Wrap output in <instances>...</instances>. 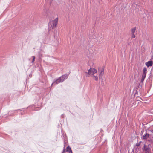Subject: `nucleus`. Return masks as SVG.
Returning a JSON list of instances; mask_svg holds the SVG:
<instances>
[{"mask_svg":"<svg viewBox=\"0 0 153 153\" xmlns=\"http://www.w3.org/2000/svg\"><path fill=\"white\" fill-rule=\"evenodd\" d=\"M103 79H102V82L103 81Z\"/></svg>","mask_w":153,"mask_h":153,"instance_id":"obj_24","label":"nucleus"},{"mask_svg":"<svg viewBox=\"0 0 153 153\" xmlns=\"http://www.w3.org/2000/svg\"><path fill=\"white\" fill-rule=\"evenodd\" d=\"M136 27H134L131 29L132 34H134L135 31L136 30Z\"/></svg>","mask_w":153,"mask_h":153,"instance_id":"obj_13","label":"nucleus"},{"mask_svg":"<svg viewBox=\"0 0 153 153\" xmlns=\"http://www.w3.org/2000/svg\"><path fill=\"white\" fill-rule=\"evenodd\" d=\"M66 149L67 152H68L69 153H72L71 148L69 146H68L67 147Z\"/></svg>","mask_w":153,"mask_h":153,"instance_id":"obj_9","label":"nucleus"},{"mask_svg":"<svg viewBox=\"0 0 153 153\" xmlns=\"http://www.w3.org/2000/svg\"><path fill=\"white\" fill-rule=\"evenodd\" d=\"M132 34V38H134L135 37V36L134 34Z\"/></svg>","mask_w":153,"mask_h":153,"instance_id":"obj_20","label":"nucleus"},{"mask_svg":"<svg viewBox=\"0 0 153 153\" xmlns=\"http://www.w3.org/2000/svg\"><path fill=\"white\" fill-rule=\"evenodd\" d=\"M141 143V141H140L138 143H137L136 144V145L138 147L140 145Z\"/></svg>","mask_w":153,"mask_h":153,"instance_id":"obj_16","label":"nucleus"},{"mask_svg":"<svg viewBox=\"0 0 153 153\" xmlns=\"http://www.w3.org/2000/svg\"><path fill=\"white\" fill-rule=\"evenodd\" d=\"M145 78V77H143V76L142 77V78L141 79V81L140 83H143V82ZM141 84V83H140V85H141V84Z\"/></svg>","mask_w":153,"mask_h":153,"instance_id":"obj_15","label":"nucleus"},{"mask_svg":"<svg viewBox=\"0 0 153 153\" xmlns=\"http://www.w3.org/2000/svg\"><path fill=\"white\" fill-rule=\"evenodd\" d=\"M149 137V134L146 133L145 135H144L143 137V139H147Z\"/></svg>","mask_w":153,"mask_h":153,"instance_id":"obj_10","label":"nucleus"},{"mask_svg":"<svg viewBox=\"0 0 153 153\" xmlns=\"http://www.w3.org/2000/svg\"><path fill=\"white\" fill-rule=\"evenodd\" d=\"M146 65L147 67L151 66L153 64V62L152 60L149 61L146 63Z\"/></svg>","mask_w":153,"mask_h":153,"instance_id":"obj_7","label":"nucleus"},{"mask_svg":"<svg viewBox=\"0 0 153 153\" xmlns=\"http://www.w3.org/2000/svg\"><path fill=\"white\" fill-rule=\"evenodd\" d=\"M70 73V72L68 74H65L60 76L58 79H55L51 84V86L53 84H58L60 82H62L65 79H66L68 78Z\"/></svg>","mask_w":153,"mask_h":153,"instance_id":"obj_1","label":"nucleus"},{"mask_svg":"<svg viewBox=\"0 0 153 153\" xmlns=\"http://www.w3.org/2000/svg\"><path fill=\"white\" fill-rule=\"evenodd\" d=\"M97 72V71L94 68H92V75H94L95 73Z\"/></svg>","mask_w":153,"mask_h":153,"instance_id":"obj_11","label":"nucleus"},{"mask_svg":"<svg viewBox=\"0 0 153 153\" xmlns=\"http://www.w3.org/2000/svg\"><path fill=\"white\" fill-rule=\"evenodd\" d=\"M132 152H134V149H133V150H132Z\"/></svg>","mask_w":153,"mask_h":153,"instance_id":"obj_23","label":"nucleus"},{"mask_svg":"<svg viewBox=\"0 0 153 153\" xmlns=\"http://www.w3.org/2000/svg\"><path fill=\"white\" fill-rule=\"evenodd\" d=\"M58 20V18H56L54 20L50 22L49 23V26L50 27L51 26L53 29H54L57 25Z\"/></svg>","mask_w":153,"mask_h":153,"instance_id":"obj_2","label":"nucleus"},{"mask_svg":"<svg viewBox=\"0 0 153 153\" xmlns=\"http://www.w3.org/2000/svg\"><path fill=\"white\" fill-rule=\"evenodd\" d=\"M104 67L103 66L102 67V69H101L100 71V74H99V79H102L103 78V76L104 75Z\"/></svg>","mask_w":153,"mask_h":153,"instance_id":"obj_4","label":"nucleus"},{"mask_svg":"<svg viewBox=\"0 0 153 153\" xmlns=\"http://www.w3.org/2000/svg\"><path fill=\"white\" fill-rule=\"evenodd\" d=\"M32 57L33 58V59H32V61L31 63H33L34 62V61H35V56H32Z\"/></svg>","mask_w":153,"mask_h":153,"instance_id":"obj_17","label":"nucleus"},{"mask_svg":"<svg viewBox=\"0 0 153 153\" xmlns=\"http://www.w3.org/2000/svg\"><path fill=\"white\" fill-rule=\"evenodd\" d=\"M16 111H16H13L14 112V113H13V115H14V114H15V111Z\"/></svg>","mask_w":153,"mask_h":153,"instance_id":"obj_22","label":"nucleus"},{"mask_svg":"<svg viewBox=\"0 0 153 153\" xmlns=\"http://www.w3.org/2000/svg\"><path fill=\"white\" fill-rule=\"evenodd\" d=\"M142 85H140V84L139 86V88L136 90V92L135 94V95L138 96L139 95V94H140L141 91H140V87L142 88Z\"/></svg>","mask_w":153,"mask_h":153,"instance_id":"obj_5","label":"nucleus"},{"mask_svg":"<svg viewBox=\"0 0 153 153\" xmlns=\"http://www.w3.org/2000/svg\"><path fill=\"white\" fill-rule=\"evenodd\" d=\"M38 56L39 59H41L42 57V55L40 53H38Z\"/></svg>","mask_w":153,"mask_h":153,"instance_id":"obj_12","label":"nucleus"},{"mask_svg":"<svg viewBox=\"0 0 153 153\" xmlns=\"http://www.w3.org/2000/svg\"><path fill=\"white\" fill-rule=\"evenodd\" d=\"M65 151H66L65 149H64L63 150L62 152V153H65Z\"/></svg>","mask_w":153,"mask_h":153,"instance_id":"obj_21","label":"nucleus"},{"mask_svg":"<svg viewBox=\"0 0 153 153\" xmlns=\"http://www.w3.org/2000/svg\"><path fill=\"white\" fill-rule=\"evenodd\" d=\"M23 109H18L17 110V112H16V113H18L19 114H24L23 113Z\"/></svg>","mask_w":153,"mask_h":153,"instance_id":"obj_8","label":"nucleus"},{"mask_svg":"<svg viewBox=\"0 0 153 153\" xmlns=\"http://www.w3.org/2000/svg\"><path fill=\"white\" fill-rule=\"evenodd\" d=\"M92 68H91L88 70V74H89L90 75L91 74H92Z\"/></svg>","mask_w":153,"mask_h":153,"instance_id":"obj_14","label":"nucleus"},{"mask_svg":"<svg viewBox=\"0 0 153 153\" xmlns=\"http://www.w3.org/2000/svg\"><path fill=\"white\" fill-rule=\"evenodd\" d=\"M94 79L96 81H97L98 80V77L97 76H95L94 75Z\"/></svg>","mask_w":153,"mask_h":153,"instance_id":"obj_18","label":"nucleus"},{"mask_svg":"<svg viewBox=\"0 0 153 153\" xmlns=\"http://www.w3.org/2000/svg\"><path fill=\"white\" fill-rule=\"evenodd\" d=\"M97 34H96L94 35V36H93V38L94 39H96V38H98V36H97Z\"/></svg>","mask_w":153,"mask_h":153,"instance_id":"obj_19","label":"nucleus"},{"mask_svg":"<svg viewBox=\"0 0 153 153\" xmlns=\"http://www.w3.org/2000/svg\"><path fill=\"white\" fill-rule=\"evenodd\" d=\"M147 72V69L146 67H144L143 69V71L142 75V76L146 77V73Z\"/></svg>","mask_w":153,"mask_h":153,"instance_id":"obj_6","label":"nucleus"},{"mask_svg":"<svg viewBox=\"0 0 153 153\" xmlns=\"http://www.w3.org/2000/svg\"><path fill=\"white\" fill-rule=\"evenodd\" d=\"M150 146V144H149L148 146L146 145L145 144H144L143 148L145 152V153H150L151 148L149 146Z\"/></svg>","mask_w":153,"mask_h":153,"instance_id":"obj_3","label":"nucleus"}]
</instances>
